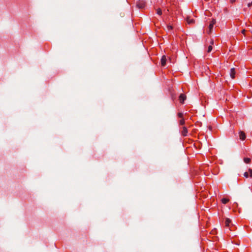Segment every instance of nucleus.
Segmentation results:
<instances>
[{"label": "nucleus", "mask_w": 252, "mask_h": 252, "mask_svg": "<svg viewBox=\"0 0 252 252\" xmlns=\"http://www.w3.org/2000/svg\"><path fill=\"white\" fill-rule=\"evenodd\" d=\"M167 29L168 30H170L172 29V26H167Z\"/></svg>", "instance_id": "obj_15"}, {"label": "nucleus", "mask_w": 252, "mask_h": 252, "mask_svg": "<svg viewBox=\"0 0 252 252\" xmlns=\"http://www.w3.org/2000/svg\"><path fill=\"white\" fill-rule=\"evenodd\" d=\"M166 58L165 56H163L161 59V64L162 66H164L166 64Z\"/></svg>", "instance_id": "obj_7"}, {"label": "nucleus", "mask_w": 252, "mask_h": 252, "mask_svg": "<svg viewBox=\"0 0 252 252\" xmlns=\"http://www.w3.org/2000/svg\"><path fill=\"white\" fill-rule=\"evenodd\" d=\"M157 14L158 15H161L162 11L161 10L160 8H158L157 9Z\"/></svg>", "instance_id": "obj_12"}, {"label": "nucleus", "mask_w": 252, "mask_h": 252, "mask_svg": "<svg viewBox=\"0 0 252 252\" xmlns=\"http://www.w3.org/2000/svg\"><path fill=\"white\" fill-rule=\"evenodd\" d=\"M212 46L211 45L208 46L207 51H208V52H210L212 51Z\"/></svg>", "instance_id": "obj_13"}, {"label": "nucleus", "mask_w": 252, "mask_h": 252, "mask_svg": "<svg viewBox=\"0 0 252 252\" xmlns=\"http://www.w3.org/2000/svg\"><path fill=\"white\" fill-rule=\"evenodd\" d=\"M244 176L246 178H248L249 176L248 173V172H245L244 174Z\"/></svg>", "instance_id": "obj_17"}, {"label": "nucleus", "mask_w": 252, "mask_h": 252, "mask_svg": "<svg viewBox=\"0 0 252 252\" xmlns=\"http://www.w3.org/2000/svg\"><path fill=\"white\" fill-rule=\"evenodd\" d=\"M145 5V3L143 0H139L136 3V6L139 8H143L144 7Z\"/></svg>", "instance_id": "obj_1"}, {"label": "nucleus", "mask_w": 252, "mask_h": 252, "mask_svg": "<svg viewBox=\"0 0 252 252\" xmlns=\"http://www.w3.org/2000/svg\"><path fill=\"white\" fill-rule=\"evenodd\" d=\"M239 137H240V139H241L242 140H245L246 138L245 133L242 131H240Z\"/></svg>", "instance_id": "obj_6"}, {"label": "nucleus", "mask_w": 252, "mask_h": 252, "mask_svg": "<svg viewBox=\"0 0 252 252\" xmlns=\"http://www.w3.org/2000/svg\"><path fill=\"white\" fill-rule=\"evenodd\" d=\"M244 161L246 163H249L251 161V159L248 158H244Z\"/></svg>", "instance_id": "obj_10"}, {"label": "nucleus", "mask_w": 252, "mask_h": 252, "mask_svg": "<svg viewBox=\"0 0 252 252\" xmlns=\"http://www.w3.org/2000/svg\"><path fill=\"white\" fill-rule=\"evenodd\" d=\"M210 43L211 45H213L214 44V41L213 40H211Z\"/></svg>", "instance_id": "obj_20"}, {"label": "nucleus", "mask_w": 252, "mask_h": 252, "mask_svg": "<svg viewBox=\"0 0 252 252\" xmlns=\"http://www.w3.org/2000/svg\"><path fill=\"white\" fill-rule=\"evenodd\" d=\"M185 120L184 119H182L180 121V125H184L185 124Z\"/></svg>", "instance_id": "obj_14"}, {"label": "nucleus", "mask_w": 252, "mask_h": 252, "mask_svg": "<svg viewBox=\"0 0 252 252\" xmlns=\"http://www.w3.org/2000/svg\"><path fill=\"white\" fill-rule=\"evenodd\" d=\"M231 2L233 3L235 1V0H230Z\"/></svg>", "instance_id": "obj_22"}, {"label": "nucleus", "mask_w": 252, "mask_h": 252, "mask_svg": "<svg viewBox=\"0 0 252 252\" xmlns=\"http://www.w3.org/2000/svg\"><path fill=\"white\" fill-rule=\"evenodd\" d=\"M251 4H252V1L251 2Z\"/></svg>", "instance_id": "obj_24"}, {"label": "nucleus", "mask_w": 252, "mask_h": 252, "mask_svg": "<svg viewBox=\"0 0 252 252\" xmlns=\"http://www.w3.org/2000/svg\"><path fill=\"white\" fill-rule=\"evenodd\" d=\"M216 23V20L213 19L212 22L210 24L209 28V32H211L213 29L214 25Z\"/></svg>", "instance_id": "obj_4"}, {"label": "nucleus", "mask_w": 252, "mask_h": 252, "mask_svg": "<svg viewBox=\"0 0 252 252\" xmlns=\"http://www.w3.org/2000/svg\"><path fill=\"white\" fill-rule=\"evenodd\" d=\"M179 117L180 118H182L183 115L182 113H179L178 114Z\"/></svg>", "instance_id": "obj_16"}, {"label": "nucleus", "mask_w": 252, "mask_h": 252, "mask_svg": "<svg viewBox=\"0 0 252 252\" xmlns=\"http://www.w3.org/2000/svg\"><path fill=\"white\" fill-rule=\"evenodd\" d=\"M229 201V199L227 198H222L221 199V202L223 204H226Z\"/></svg>", "instance_id": "obj_11"}, {"label": "nucleus", "mask_w": 252, "mask_h": 252, "mask_svg": "<svg viewBox=\"0 0 252 252\" xmlns=\"http://www.w3.org/2000/svg\"><path fill=\"white\" fill-rule=\"evenodd\" d=\"M235 204H236V206L237 207L238 205V203H235Z\"/></svg>", "instance_id": "obj_23"}, {"label": "nucleus", "mask_w": 252, "mask_h": 252, "mask_svg": "<svg viewBox=\"0 0 252 252\" xmlns=\"http://www.w3.org/2000/svg\"><path fill=\"white\" fill-rule=\"evenodd\" d=\"M182 135L184 136H186L188 133L187 128L185 126L183 127V129L181 131Z\"/></svg>", "instance_id": "obj_5"}, {"label": "nucleus", "mask_w": 252, "mask_h": 252, "mask_svg": "<svg viewBox=\"0 0 252 252\" xmlns=\"http://www.w3.org/2000/svg\"><path fill=\"white\" fill-rule=\"evenodd\" d=\"M235 73H236V72H235V68H231L230 69L229 74H230V77L232 79H234L235 78Z\"/></svg>", "instance_id": "obj_2"}, {"label": "nucleus", "mask_w": 252, "mask_h": 252, "mask_svg": "<svg viewBox=\"0 0 252 252\" xmlns=\"http://www.w3.org/2000/svg\"><path fill=\"white\" fill-rule=\"evenodd\" d=\"M186 99V96L183 94H181L179 96V100L181 103H183L184 100Z\"/></svg>", "instance_id": "obj_3"}, {"label": "nucleus", "mask_w": 252, "mask_h": 252, "mask_svg": "<svg viewBox=\"0 0 252 252\" xmlns=\"http://www.w3.org/2000/svg\"><path fill=\"white\" fill-rule=\"evenodd\" d=\"M249 171H250V177H252V169H249Z\"/></svg>", "instance_id": "obj_18"}, {"label": "nucleus", "mask_w": 252, "mask_h": 252, "mask_svg": "<svg viewBox=\"0 0 252 252\" xmlns=\"http://www.w3.org/2000/svg\"><path fill=\"white\" fill-rule=\"evenodd\" d=\"M186 21H187L188 24L189 25L193 24L195 22V21L194 19H190L189 18V17H187Z\"/></svg>", "instance_id": "obj_8"}, {"label": "nucleus", "mask_w": 252, "mask_h": 252, "mask_svg": "<svg viewBox=\"0 0 252 252\" xmlns=\"http://www.w3.org/2000/svg\"><path fill=\"white\" fill-rule=\"evenodd\" d=\"M231 222V220L230 219H229L228 218H226L225 221V224L226 226L229 227V224Z\"/></svg>", "instance_id": "obj_9"}, {"label": "nucleus", "mask_w": 252, "mask_h": 252, "mask_svg": "<svg viewBox=\"0 0 252 252\" xmlns=\"http://www.w3.org/2000/svg\"><path fill=\"white\" fill-rule=\"evenodd\" d=\"M252 5V4H251V2H250V3H249L248 4V7H250Z\"/></svg>", "instance_id": "obj_21"}, {"label": "nucleus", "mask_w": 252, "mask_h": 252, "mask_svg": "<svg viewBox=\"0 0 252 252\" xmlns=\"http://www.w3.org/2000/svg\"><path fill=\"white\" fill-rule=\"evenodd\" d=\"M245 32H246V31H245V30H242V32H242L243 34H245Z\"/></svg>", "instance_id": "obj_19"}]
</instances>
